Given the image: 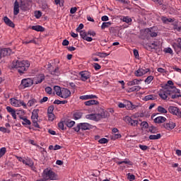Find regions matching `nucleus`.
<instances>
[{
	"instance_id": "61",
	"label": "nucleus",
	"mask_w": 181,
	"mask_h": 181,
	"mask_svg": "<svg viewBox=\"0 0 181 181\" xmlns=\"http://www.w3.org/2000/svg\"><path fill=\"white\" fill-rule=\"evenodd\" d=\"M94 69L95 70H100L101 65L98 64V63H94Z\"/></svg>"
},
{
	"instance_id": "57",
	"label": "nucleus",
	"mask_w": 181,
	"mask_h": 181,
	"mask_svg": "<svg viewBox=\"0 0 181 181\" xmlns=\"http://www.w3.org/2000/svg\"><path fill=\"white\" fill-rule=\"evenodd\" d=\"M54 110V107L49 106L47 109V114H53V111Z\"/></svg>"
},
{
	"instance_id": "7",
	"label": "nucleus",
	"mask_w": 181,
	"mask_h": 181,
	"mask_svg": "<svg viewBox=\"0 0 181 181\" xmlns=\"http://www.w3.org/2000/svg\"><path fill=\"white\" fill-rule=\"evenodd\" d=\"M168 111L170 114L176 115L178 118H181V109H179L175 106H170L168 107Z\"/></svg>"
},
{
	"instance_id": "29",
	"label": "nucleus",
	"mask_w": 181,
	"mask_h": 181,
	"mask_svg": "<svg viewBox=\"0 0 181 181\" xmlns=\"http://www.w3.org/2000/svg\"><path fill=\"white\" fill-rule=\"evenodd\" d=\"M20 119L23 120V122H22L23 125H30V124H32L30 120L28 119V118H26V117L20 116Z\"/></svg>"
},
{
	"instance_id": "40",
	"label": "nucleus",
	"mask_w": 181,
	"mask_h": 181,
	"mask_svg": "<svg viewBox=\"0 0 181 181\" xmlns=\"http://www.w3.org/2000/svg\"><path fill=\"white\" fill-rule=\"evenodd\" d=\"M153 81V76H148L146 79H145V83L146 84H151V83H152V81Z\"/></svg>"
},
{
	"instance_id": "13",
	"label": "nucleus",
	"mask_w": 181,
	"mask_h": 181,
	"mask_svg": "<svg viewBox=\"0 0 181 181\" xmlns=\"http://www.w3.org/2000/svg\"><path fill=\"white\" fill-rule=\"evenodd\" d=\"M43 81H45V74H41L33 78V83L40 84V83H42Z\"/></svg>"
},
{
	"instance_id": "38",
	"label": "nucleus",
	"mask_w": 181,
	"mask_h": 181,
	"mask_svg": "<svg viewBox=\"0 0 181 181\" xmlns=\"http://www.w3.org/2000/svg\"><path fill=\"white\" fill-rule=\"evenodd\" d=\"M162 21H163V22H164V23H168V22L170 23H172L173 22H175L174 19H173L171 18H168L166 17H163L162 18Z\"/></svg>"
},
{
	"instance_id": "1",
	"label": "nucleus",
	"mask_w": 181,
	"mask_h": 181,
	"mask_svg": "<svg viewBox=\"0 0 181 181\" xmlns=\"http://www.w3.org/2000/svg\"><path fill=\"white\" fill-rule=\"evenodd\" d=\"M173 86V81H168L165 88L160 90L158 95L162 100H168L169 97L175 100L181 97L180 90L176 88L175 86Z\"/></svg>"
},
{
	"instance_id": "58",
	"label": "nucleus",
	"mask_w": 181,
	"mask_h": 181,
	"mask_svg": "<svg viewBox=\"0 0 181 181\" xmlns=\"http://www.w3.org/2000/svg\"><path fill=\"white\" fill-rule=\"evenodd\" d=\"M128 179L129 180V181H134L135 180V175H131V173H128Z\"/></svg>"
},
{
	"instance_id": "37",
	"label": "nucleus",
	"mask_w": 181,
	"mask_h": 181,
	"mask_svg": "<svg viewBox=\"0 0 181 181\" xmlns=\"http://www.w3.org/2000/svg\"><path fill=\"white\" fill-rule=\"evenodd\" d=\"M122 22H125V23H131L132 22V18L129 16H124L122 18Z\"/></svg>"
},
{
	"instance_id": "23",
	"label": "nucleus",
	"mask_w": 181,
	"mask_h": 181,
	"mask_svg": "<svg viewBox=\"0 0 181 181\" xmlns=\"http://www.w3.org/2000/svg\"><path fill=\"white\" fill-rule=\"evenodd\" d=\"M83 117V112L80 111H76L74 112L72 118L77 121V119H81V118Z\"/></svg>"
},
{
	"instance_id": "10",
	"label": "nucleus",
	"mask_w": 181,
	"mask_h": 181,
	"mask_svg": "<svg viewBox=\"0 0 181 181\" xmlns=\"http://www.w3.org/2000/svg\"><path fill=\"white\" fill-rule=\"evenodd\" d=\"M149 71H151V69H149L140 68L135 71L134 74L136 76V77H141V76L146 74V73H149Z\"/></svg>"
},
{
	"instance_id": "64",
	"label": "nucleus",
	"mask_w": 181,
	"mask_h": 181,
	"mask_svg": "<svg viewBox=\"0 0 181 181\" xmlns=\"http://www.w3.org/2000/svg\"><path fill=\"white\" fill-rule=\"evenodd\" d=\"M75 12H77V8L76 7H72L70 9V13L74 14Z\"/></svg>"
},
{
	"instance_id": "4",
	"label": "nucleus",
	"mask_w": 181,
	"mask_h": 181,
	"mask_svg": "<svg viewBox=\"0 0 181 181\" xmlns=\"http://www.w3.org/2000/svg\"><path fill=\"white\" fill-rule=\"evenodd\" d=\"M31 119H32V122L33 124V127H35V128H40V125H39V123H37L39 121V110L38 109L33 110Z\"/></svg>"
},
{
	"instance_id": "34",
	"label": "nucleus",
	"mask_w": 181,
	"mask_h": 181,
	"mask_svg": "<svg viewBox=\"0 0 181 181\" xmlns=\"http://www.w3.org/2000/svg\"><path fill=\"white\" fill-rule=\"evenodd\" d=\"M161 136L162 135L160 134H152L149 136V139L151 140L160 139Z\"/></svg>"
},
{
	"instance_id": "2",
	"label": "nucleus",
	"mask_w": 181,
	"mask_h": 181,
	"mask_svg": "<svg viewBox=\"0 0 181 181\" xmlns=\"http://www.w3.org/2000/svg\"><path fill=\"white\" fill-rule=\"evenodd\" d=\"M11 67L12 69H16L19 74H25L30 67V62L28 60L15 59L12 62Z\"/></svg>"
},
{
	"instance_id": "19",
	"label": "nucleus",
	"mask_w": 181,
	"mask_h": 181,
	"mask_svg": "<svg viewBox=\"0 0 181 181\" xmlns=\"http://www.w3.org/2000/svg\"><path fill=\"white\" fill-rule=\"evenodd\" d=\"M124 104L127 110H135L136 108V106L132 104L129 100H124Z\"/></svg>"
},
{
	"instance_id": "42",
	"label": "nucleus",
	"mask_w": 181,
	"mask_h": 181,
	"mask_svg": "<svg viewBox=\"0 0 181 181\" xmlns=\"http://www.w3.org/2000/svg\"><path fill=\"white\" fill-rule=\"evenodd\" d=\"M141 90V86H134L129 88V91L132 93L133 91H139Z\"/></svg>"
},
{
	"instance_id": "51",
	"label": "nucleus",
	"mask_w": 181,
	"mask_h": 181,
	"mask_svg": "<svg viewBox=\"0 0 181 181\" xmlns=\"http://www.w3.org/2000/svg\"><path fill=\"white\" fill-rule=\"evenodd\" d=\"M79 33L80 36L84 40V38L87 36V33L85 30H81Z\"/></svg>"
},
{
	"instance_id": "18",
	"label": "nucleus",
	"mask_w": 181,
	"mask_h": 181,
	"mask_svg": "<svg viewBox=\"0 0 181 181\" xmlns=\"http://www.w3.org/2000/svg\"><path fill=\"white\" fill-rule=\"evenodd\" d=\"M175 127H176V123L173 122H169L164 124V128L168 129V131H172V129H174Z\"/></svg>"
},
{
	"instance_id": "5",
	"label": "nucleus",
	"mask_w": 181,
	"mask_h": 181,
	"mask_svg": "<svg viewBox=\"0 0 181 181\" xmlns=\"http://www.w3.org/2000/svg\"><path fill=\"white\" fill-rule=\"evenodd\" d=\"M10 102H11V105L13 107H21V106H22L23 108H24L25 110L28 109V105L22 100H18L15 98H13L10 99Z\"/></svg>"
},
{
	"instance_id": "24",
	"label": "nucleus",
	"mask_w": 181,
	"mask_h": 181,
	"mask_svg": "<svg viewBox=\"0 0 181 181\" xmlns=\"http://www.w3.org/2000/svg\"><path fill=\"white\" fill-rule=\"evenodd\" d=\"M81 129L82 131H87L88 129H91V124L88 123H80Z\"/></svg>"
},
{
	"instance_id": "8",
	"label": "nucleus",
	"mask_w": 181,
	"mask_h": 181,
	"mask_svg": "<svg viewBox=\"0 0 181 181\" xmlns=\"http://www.w3.org/2000/svg\"><path fill=\"white\" fill-rule=\"evenodd\" d=\"M87 119H92V121H100L102 118H104V115L102 114H90L86 116Z\"/></svg>"
},
{
	"instance_id": "17",
	"label": "nucleus",
	"mask_w": 181,
	"mask_h": 181,
	"mask_svg": "<svg viewBox=\"0 0 181 181\" xmlns=\"http://www.w3.org/2000/svg\"><path fill=\"white\" fill-rule=\"evenodd\" d=\"M0 52H1L3 57H5V56H11V54H12V49L10 48H3L0 49Z\"/></svg>"
},
{
	"instance_id": "16",
	"label": "nucleus",
	"mask_w": 181,
	"mask_h": 181,
	"mask_svg": "<svg viewBox=\"0 0 181 181\" xmlns=\"http://www.w3.org/2000/svg\"><path fill=\"white\" fill-rule=\"evenodd\" d=\"M145 33H147L151 37H156V36H158V33L153 30V28H146L145 30Z\"/></svg>"
},
{
	"instance_id": "63",
	"label": "nucleus",
	"mask_w": 181,
	"mask_h": 181,
	"mask_svg": "<svg viewBox=\"0 0 181 181\" xmlns=\"http://www.w3.org/2000/svg\"><path fill=\"white\" fill-rule=\"evenodd\" d=\"M6 110L8 111V112H10V114H12V112L15 111V110L11 108L10 106L6 107Z\"/></svg>"
},
{
	"instance_id": "54",
	"label": "nucleus",
	"mask_w": 181,
	"mask_h": 181,
	"mask_svg": "<svg viewBox=\"0 0 181 181\" xmlns=\"http://www.w3.org/2000/svg\"><path fill=\"white\" fill-rule=\"evenodd\" d=\"M54 91H56L57 95H59V93L62 91V88H60V86H54Z\"/></svg>"
},
{
	"instance_id": "3",
	"label": "nucleus",
	"mask_w": 181,
	"mask_h": 181,
	"mask_svg": "<svg viewBox=\"0 0 181 181\" xmlns=\"http://www.w3.org/2000/svg\"><path fill=\"white\" fill-rule=\"evenodd\" d=\"M42 177V180L37 181L57 180V174L53 172V170L46 168L43 171Z\"/></svg>"
},
{
	"instance_id": "39",
	"label": "nucleus",
	"mask_w": 181,
	"mask_h": 181,
	"mask_svg": "<svg viewBox=\"0 0 181 181\" xmlns=\"http://www.w3.org/2000/svg\"><path fill=\"white\" fill-rule=\"evenodd\" d=\"M67 103H68L67 100H55L54 101V104H57V105H60V104H62V105L67 104Z\"/></svg>"
},
{
	"instance_id": "53",
	"label": "nucleus",
	"mask_w": 181,
	"mask_h": 181,
	"mask_svg": "<svg viewBox=\"0 0 181 181\" xmlns=\"http://www.w3.org/2000/svg\"><path fill=\"white\" fill-rule=\"evenodd\" d=\"M99 144H108V139L105 138H102L98 140Z\"/></svg>"
},
{
	"instance_id": "44",
	"label": "nucleus",
	"mask_w": 181,
	"mask_h": 181,
	"mask_svg": "<svg viewBox=\"0 0 181 181\" xmlns=\"http://www.w3.org/2000/svg\"><path fill=\"white\" fill-rule=\"evenodd\" d=\"M6 153V148L2 147L1 148H0V158H1L2 156H4V155H5Z\"/></svg>"
},
{
	"instance_id": "14",
	"label": "nucleus",
	"mask_w": 181,
	"mask_h": 181,
	"mask_svg": "<svg viewBox=\"0 0 181 181\" xmlns=\"http://www.w3.org/2000/svg\"><path fill=\"white\" fill-rule=\"evenodd\" d=\"M125 121L127 124H129L130 125H132V127H138V120H134L132 119V118L127 116L125 117Z\"/></svg>"
},
{
	"instance_id": "32",
	"label": "nucleus",
	"mask_w": 181,
	"mask_h": 181,
	"mask_svg": "<svg viewBox=\"0 0 181 181\" xmlns=\"http://www.w3.org/2000/svg\"><path fill=\"white\" fill-rule=\"evenodd\" d=\"M93 56H98V57L104 59L107 57V56H110V54H107L105 52H96L95 54H93Z\"/></svg>"
},
{
	"instance_id": "45",
	"label": "nucleus",
	"mask_w": 181,
	"mask_h": 181,
	"mask_svg": "<svg viewBox=\"0 0 181 181\" xmlns=\"http://www.w3.org/2000/svg\"><path fill=\"white\" fill-rule=\"evenodd\" d=\"M140 125L142 128H144V129L149 128V124L146 122H142Z\"/></svg>"
},
{
	"instance_id": "36",
	"label": "nucleus",
	"mask_w": 181,
	"mask_h": 181,
	"mask_svg": "<svg viewBox=\"0 0 181 181\" xmlns=\"http://www.w3.org/2000/svg\"><path fill=\"white\" fill-rule=\"evenodd\" d=\"M151 100H156V96H155L154 95H148L145 96L144 98L145 101H149Z\"/></svg>"
},
{
	"instance_id": "31",
	"label": "nucleus",
	"mask_w": 181,
	"mask_h": 181,
	"mask_svg": "<svg viewBox=\"0 0 181 181\" xmlns=\"http://www.w3.org/2000/svg\"><path fill=\"white\" fill-rule=\"evenodd\" d=\"M50 71V74H52V76H59L60 75V70L59 66H57L54 70L52 71Z\"/></svg>"
},
{
	"instance_id": "62",
	"label": "nucleus",
	"mask_w": 181,
	"mask_h": 181,
	"mask_svg": "<svg viewBox=\"0 0 181 181\" xmlns=\"http://www.w3.org/2000/svg\"><path fill=\"white\" fill-rule=\"evenodd\" d=\"M149 131H150V132H151V134H156V127H150Z\"/></svg>"
},
{
	"instance_id": "46",
	"label": "nucleus",
	"mask_w": 181,
	"mask_h": 181,
	"mask_svg": "<svg viewBox=\"0 0 181 181\" xmlns=\"http://www.w3.org/2000/svg\"><path fill=\"white\" fill-rule=\"evenodd\" d=\"M121 134L119 133H116L112 136V139L113 141H115L116 139H119V138H121Z\"/></svg>"
},
{
	"instance_id": "55",
	"label": "nucleus",
	"mask_w": 181,
	"mask_h": 181,
	"mask_svg": "<svg viewBox=\"0 0 181 181\" xmlns=\"http://www.w3.org/2000/svg\"><path fill=\"white\" fill-rule=\"evenodd\" d=\"M58 127L59 129H62V131H64V124L63 123V122H60L59 123H58Z\"/></svg>"
},
{
	"instance_id": "41",
	"label": "nucleus",
	"mask_w": 181,
	"mask_h": 181,
	"mask_svg": "<svg viewBox=\"0 0 181 181\" xmlns=\"http://www.w3.org/2000/svg\"><path fill=\"white\" fill-rule=\"evenodd\" d=\"M66 126L68 127V128H71L72 127H74L76 122L72 121V120H68V121H66Z\"/></svg>"
},
{
	"instance_id": "25",
	"label": "nucleus",
	"mask_w": 181,
	"mask_h": 181,
	"mask_svg": "<svg viewBox=\"0 0 181 181\" xmlns=\"http://www.w3.org/2000/svg\"><path fill=\"white\" fill-rule=\"evenodd\" d=\"M165 121H166V117L163 116H159L154 119V122H156V124H163Z\"/></svg>"
},
{
	"instance_id": "15",
	"label": "nucleus",
	"mask_w": 181,
	"mask_h": 181,
	"mask_svg": "<svg viewBox=\"0 0 181 181\" xmlns=\"http://www.w3.org/2000/svg\"><path fill=\"white\" fill-rule=\"evenodd\" d=\"M98 98V97L95 95H83L79 97L80 100H83L84 101L87 100H95Z\"/></svg>"
},
{
	"instance_id": "50",
	"label": "nucleus",
	"mask_w": 181,
	"mask_h": 181,
	"mask_svg": "<svg viewBox=\"0 0 181 181\" xmlns=\"http://www.w3.org/2000/svg\"><path fill=\"white\" fill-rule=\"evenodd\" d=\"M157 71H158V73H161L162 74H168V71H166L165 69L163 68H158L157 69Z\"/></svg>"
},
{
	"instance_id": "28",
	"label": "nucleus",
	"mask_w": 181,
	"mask_h": 181,
	"mask_svg": "<svg viewBox=\"0 0 181 181\" xmlns=\"http://www.w3.org/2000/svg\"><path fill=\"white\" fill-rule=\"evenodd\" d=\"M37 103H38L37 100L35 98H32L30 100H28L26 105H28V107H34V105H36Z\"/></svg>"
},
{
	"instance_id": "56",
	"label": "nucleus",
	"mask_w": 181,
	"mask_h": 181,
	"mask_svg": "<svg viewBox=\"0 0 181 181\" xmlns=\"http://www.w3.org/2000/svg\"><path fill=\"white\" fill-rule=\"evenodd\" d=\"M74 129L76 132H79L80 129H81V126L80 123L78 124L76 127H74Z\"/></svg>"
},
{
	"instance_id": "11",
	"label": "nucleus",
	"mask_w": 181,
	"mask_h": 181,
	"mask_svg": "<svg viewBox=\"0 0 181 181\" xmlns=\"http://www.w3.org/2000/svg\"><path fill=\"white\" fill-rule=\"evenodd\" d=\"M79 76H81V80L82 81H87L90 77H91V75H90V72L87 71H83L79 73Z\"/></svg>"
},
{
	"instance_id": "60",
	"label": "nucleus",
	"mask_w": 181,
	"mask_h": 181,
	"mask_svg": "<svg viewBox=\"0 0 181 181\" xmlns=\"http://www.w3.org/2000/svg\"><path fill=\"white\" fill-rule=\"evenodd\" d=\"M45 92L47 94H52V88L49 86L46 87Z\"/></svg>"
},
{
	"instance_id": "20",
	"label": "nucleus",
	"mask_w": 181,
	"mask_h": 181,
	"mask_svg": "<svg viewBox=\"0 0 181 181\" xmlns=\"http://www.w3.org/2000/svg\"><path fill=\"white\" fill-rule=\"evenodd\" d=\"M84 104L86 107H90V105H98L100 103L94 99H90V100L84 102Z\"/></svg>"
},
{
	"instance_id": "9",
	"label": "nucleus",
	"mask_w": 181,
	"mask_h": 181,
	"mask_svg": "<svg viewBox=\"0 0 181 181\" xmlns=\"http://www.w3.org/2000/svg\"><path fill=\"white\" fill-rule=\"evenodd\" d=\"M33 85V80L30 78H24L21 81V84L22 87L23 88H26L28 87H30Z\"/></svg>"
},
{
	"instance_id": "47",
	"label": "nucleus",
	"mask_w": 181,
	"mask_h": 181,
	"mask_svg": "<svg viewBox=\"0 0 181 181\" xmlns=\"http://www.w3.org/2000/svg\"><path fill=\"white\" fill-rule=\"evenodd\" d=\"M41 8H42V11L46 12V11H47V9H49V6L46 3H42Z\"/></svg>"
},
{
	"instance_id": "43",
	"label": "nucleus",
	"mask_w": 181,
	"mask_h": 181,
	"mask_svg": "<svg viewBox=\"0 0 181 181\" xmlns=\"http://www.w3.org/2000/svg\"><path fill=\"white\" fill-rule=\"evenodd\" d=\"M172 46H173V48L174 49L175 53L177 54H178V56L180 55V50H177V43L173 42Z\"/></svg>"
},
{
	"instance_id": "12",
	"label": "nucleus",
	"mask_w": 181,
	"mask_h": 181,
	"mask_svg": "<svg viewBox=\"0 0 181 181\" xmlns=\"http://www.w3.org/2000/svg\"><path fill=\"white\" fill-rule=\"evenodd\" d=\"M23 165H25V166H28V168H30L33 170V166L35 165V163H33V160L30 159L29 157L24 158Z\"/></svg>"
},
{
	"instance_id": "49",
	"label": "nucleus",
	"mask_w": 181,
	"mask_h": 181,
	"mask_svg": "<svg viewBox=\"0 0 181 181\" xmlns=\"http://www.w3.org/2000/svg\"><path fill=\"white\" fill-rule=\"evenodd\" d=\"M165 53H169L170 54H173V50L170 47H167L164 49Z\"/></svg>"
},
{
	"instance_id": "59",
	"label": "nucleus",
	"mask_w": 181,
	"mask_h": 181,
	"mask_svg": "<svg viewBox=\"0 0 181 181\" xmlns=\"http://www.w3.org/2000/svg\"><path fill=\"white\" fill-rule=\"evenodd\" d=\"M139 147L141 151H146L148 149V146H144L142 144L139 145Z\"/></svg>"
},
{
	"instance_id": "27",
	"label": "nucleus",
	"mask_w": 181,
	"mask_h": 181,
	"mask_svg": "<svg viewBox=\"0 0 181 181\" xmlns=\"http://www.w3.org/2000/svg\"><path fill=\"white\" fill-rule=\"evenodd\" d=\"M19 13V3L16 1L14 3L13 15L16 16Z\"/></svg>"
},
{
	"instance_id": "52",
	"label": "nucleus",
	"mask_w": 181,
	"mask_h": 181,
	"mask_svg": "<svg viewBox=\"0 0 181 181\" xmlns=\"http://www.w3.org/2000/svg\"><path fill=\"white\" fill-rule=\"evenodd\" d=\"M48 115V119L49 121H54V114L53 113H47Z\"/></svg>"
},
{
	"instance_id": "26",
	"label": "nucleus",
	"mask_w": 181,
	"mask_h": 181,
	"mask_svg": "<svg viewBox=\"0 0 181 181\" xmlns=\"http://www.w3.org/2000/svg\"><path fill=\"white\" fill-rule=\"evenodd\" d=\"M33 30H35L36 32H45V28L42 25H33L31 27Z\"/></svg>"
},
{
	"instance_id": "48",
	"label": "nucleus",
	"mask_w": 181,
	"mask_h": 181,
	"mask_svg": "<svg viewBox=\"0 0 181 181\" xmlns=\"http://www.w3.org/2000/svg\"><path fill=\"white\" fill-rule=\"evenodd\" d=\"M35 16L37 19H40V18L42 17V13L40 12V11H35Z\"/></svg>"
},
{
	"instance_id": "35",
	"label": "nucleus",
	"mask_w": 181,
	"mask_h": 181,
	"mask_svg": "<svg viewBox=\"0 0 181 181\" xmlns=\"http://www.w3.org/2000/svg\"><path fill=\"white\" fill-rule=\"evenodd\" d=\"M157 111L160 112V114H168V110H166V109L162 106H158Z\"/></svg>"
},
{
	"instance_id": "22",
	"label": "nucleus",
	"mask_w": 181,
	"mask_h": 181,
	"mask_svg": "<svg viewBox=\"0 0 181 181\" xmlns=\"http://www.w3.org/2000/svg\"><path fill=\"white\" fill-rule=\"evenodd\" d=\"M156 47H158V42H153L152 43H148L146 45L147 50H152L153 49H156Z\"/></svg>"
},
{
	"instance_id": "6",
	"label": "nucleus",
	"mask_w": 181,
	"mask_h": 181,
	"mask_svg": "<svg viewBox=\"0 0 181 181\" xmlns=\"http://www.w3.org/2000/svg\"><path fill=\"white\" fill-rule=\"evenodd\" d=\"M70 95H71V92L66 88H62V90L58 93V96L61 97V98H69Z\"/></svg>"
},
{
	"instance_id": "30",
	"label": "nucleus",
	"mask_w": 181,
	"mask_h": 181,
	"mask_svg": "<svg viewBox=\"0 0 181 181\" xmlns=\"http://www.w3.org/2000/svg\"><path fill=\"white\" fill-rule=\"evenodd\" d=\"M141 83V81L138 79H134L133 81H130L127 83V86L132 87V86H138Z\"/></svg>"
},
{
	"instance_id": "33",
	"label": "nucleus",
	"mask_w": 181,
	"mask_h": 181,
	"mask_svg": "<svg viewBox=\"0 0 181 181\" xmlns=\"http://www.w3.org/2000/svg\"><path fill=\"white\" fill-rule=\"evenodd\" d=\"M112 25V23L111 21L104 22V23H102L101 29L104 30L107 28H110V26H111Z\"/></svg>"
},
{
	"instance_id": "21",
	"label": "nucleus",
	"mask_w": 181,
	"mask_h": 181,
	"mask_svg": "<svg viewBox=\"0 0 181 181\" xmlns=\"http://www.w3.org/2000/svg\"><path fill=\"white\" fill-rule=\"evenodd\" d=\"M4 22L6 23V25H7V26H9L10 28H15V24L13 22H12V21H11V19H9V18L7 16L4 18Z\"/></svg>"
}]
</instances>
